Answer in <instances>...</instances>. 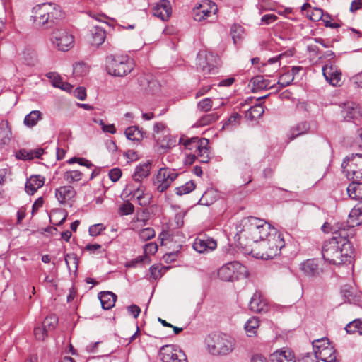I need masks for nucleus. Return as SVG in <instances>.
<instances>
[{"mask_svg":"<svg viewBox=\"0 0 362 362\" xmlns=\"http://www.w3.org/2000/svg\"><path fill=\"white\" fill-rule=\"evenodd\" d=\"M338 236H334L325 242L322 254L324 259L330 264H342L351 262L354 248L348 240V226L344 223L337 224L332 228Z\"/></svg>","mask_w":362,"mask_h":362,"instance_id":"f257e3e1","label":"nucleus"},{"mask_svg":"<svg viewBox=\"0 0 362 362\" xmlns=\"http://www.w3.org/2000/svg\"><path fill=\"white\" fill-rule=\"evenodd\" d=\"M241 229L238 230L240 238L239 246L246 253L247 250H254L253 245H257L268 236L272 231V227L269 223L263 219L255 216L243 218L240 223Z\"/></svg>","mask_w":362,"mask_h":362,"instance_id":"f03ea898","label":"nucleus"},{"mask_svg":"<svg viewBox=\"0 0 362 362\" xmlns=\"http://www.w3.org/2000/svg\"><path fill=\"white\" fill-rule=\"evenodd\" d=\"M284 246L285 241L283 235L274 228L272 229L268 236L255 245L254 250H247L246 254L257 259H273L280 255L281 250Z\"/></svg>","mask_w":362,"mask_h":362,"instance_id":"7ed1b4c3","label":"nucleus"},{"mask_svg":"<svg viewBox=\"0 0 362 362\" xmlns=\"http://www.w3.org/2000/svg\"><path fill=\"white\" fill-rule=\"evenodd\" d=\"M33 13L35 25L45 29L52 28L57 20L63 17L59 6L52 3L36 5L33 8Z\"/></svg>","mask_w":362,"mask_h":362,"instance_id":"20e7f679","label":"nucleus"},{"mask_svg":"<svg viewBox=\"0 0 362 362\" xmlns=\"http://www.w3.org/2000/svg\"><path fill=\"white\" fill-rule=\"evenodd\" d=\"M208 351L214 356H225L234 349V340L222 333L209 334L206 339Z\"/></svg>","mask_w":362,"mask_h":362,"instance_id":"39448f33","label":"nucleus"},{"mask_svg":"<svg viewBox=\"0 0 362 362\" xmlns=\"http://www.w3.org/2000/svg\"><path fill=\"white\" fill-rule=\"evenodd\" d=\"M105 66L110 75L122 77L134 69V62L127 55L110 54L107 56Z\"/></svg>","mask_w":362,"mask_h":362,"instance_id":"423d86ee","label":"nucleus"},{"mask_svg":"<svg viewBox=\"0 0 362 362\" xmlns=\"http://www.w3.org/2000/svg\"><path fill=\"white\" fill-rule=\"evenodd\" d=\"M180 143L182 144L186 149L194 152L190 160L192 163L196 158L200 163H207L209 160V140L205 138L199 139L192 137L191 139L180 138Z\"/></svg>","mask_w":362,"mask_h":362,"instance_id":"0eeeda50","label":"nucleus"},{"mask_svg":"<svg viewBox=\"0 0 362 362\" xmlns=\"http://www.w3.org/2000/svg\"><path fill=\"white\" fill-rule=\"evenodd\" d=\"M344 172L350 180H360L362 179V154L356 153L347 157L342 164Z\"/></svg>","mask_w":362,"mask_h":362,"instance_id":"6e6552de","label":"nucleus"},{"mask_svg":"<svg viewBox=\"0 0 362 362\" xmlns=\"http://www.w3.org/2000/svg\"><path fill=\"white\" fill-rule=\"evenodd\" d=\"M218 59L217 55L212 52L201 50L198 52L196 59L197 68L204 75L214 74L216 69Z\"/></svg>","mask_w":362,"mask_h":362,"instance_id":"1a4fd4ad","label":"nucleus"},{"mask_svg":"<svg viewBox=\"0 0 362 362\" xmlns=\"http://www.w3.org/2000/svg\"><path fill=\"white\" fill-rule=\"evenodd\" d=\"M179 176L176 170L164 167L159 169L153 185L159 192H165Z\"/></svg>","mask_w":362,"mask_h":362,"instance_id":"9d476101","label":"nucleus"},{"mask_svg":"<svg viewBox=\"0 0 362 362\" xmlns=\"http://www.w3.org/2000/svg\"><path fill=\"white\" fill-rule=\"evenodd\" d=\"M50 40L53 45L62 52L69 50L74 43V37L65 29L54 30Z\"/></svg>","mask_w":362,"mask_h":362,"instance_id":"9b49d317","label":"nucleus"},{"mask_svg":"<svg viewBox=\"0 0 362 362\" xmlns=\"http://www.w3.org/2000/svg\"><path fill=\"white\" fill-rule=\"evenodd\" d=\"M159 356L163 362H188L185 352L171 344L163 346Z\"/></svg>","mask_w":362,"mask_h":362,"instance_id":"f8f14e48","label":"nucleus"},{"mask_svg":"<svg viewBox=\"0 0 362 362\" xmlns=\"http://www.w3.org/2000/svg\"><path fill=\"white\" fill-rule=\"evenodd\" d=\"M218 11L217 6L209 0H204L193 8L192 15L196 21H202L211 15H216Z\"/></svg>","mask_w":362,"mask_h":362,"instance_id":"ddd939ff","label":"nucleus"},{"mask_svg":"<svg viewBox=\"0 0 362 362\" xmlns=\"http://www.w3.org/2000/svg\"><path fill=\"white\" fill-rule=\"evenodd\" d=\"M242 265L238 262H230L223 265L218 271V277L224 281H232L236 279V274Z\"/></svg>","mask_w":362,"mask_h":362,"instance_id":"4468645a","label":"nucleus"},{"mask_svg":"<svg viewBox=\"0 0 362 362\" xmlns=\"http://www.w3.org/2000/svg\"><path fill=\"white\" fill-rule=\"evenodd\" d=\"M322 74L327 81L333 86H339L341 79V70L334 64H326L322 67Z\"/></svg>","mask_w":362,"mask_h":362,"instance_id":"2eb2a0df","label":"nucleus"},{"mask_svg":"<svg viewBox=\"0 0 362 362\" xmlns=\"http://www.w3.org/2000/svg\"><path fill=\"white\" fill-rule=\"evenodd\" d=\"M55 197L61 204H65L72 201L76 195V192L71 185L61 186L55 189Z\"/></svg>","mask_w":362,"mask_h":362,"instance_id":"dca6fc26","label":"nucleus"},{"mask_svg":"<svg viewBox=\"0 0 362 362\" xmlns=\"http://www.w3.org/2000/svg\"><path fill=\"white\" fill-rule=\"evenodd\" d=\"M344 224L348 226L347 232L350 235L352 228L362 224V204L356 205L350 211L347 223Z\"/></svg>","mask_w":362,"mask_h":362,"instance_id":"f3484780","label":"nucleus"},{"mask_svg":"<svg viewBox=\"0 0 362 362\" xmlns=\"http://www.w3.org/2000/svg\"><path fill=\"white\" fill-rule=\"evenodd\" d=\"M300 269L305 275L308 276H317L322 273V268L320 266L318 259H307L300 265Z\"/></svg>","mask_w":362,"mask_h":362,"instance_id":"a211bd4d","label":"nucleus"},{"mask_svg":"<svg viewBox=\"0 0 362 362\" xmlns=\"http://www.w3.org/2000/svg\"><path fill=\"white\" fill-rule=\"evenodd\" d=\"M272 362H296L294 352L286 348L278 349L270 355Z\"/></svg>","mask_w":362,"mask_h":362,"instance_id":"6ab92c4d","label":"nucleus"},{"mask_svg":"<svg viewBox=\"0 0 362 362\" xmlns=\"http://www.w3.org/2000/svg\"><path fill=\"white\" fill-rule=\"evenodd\" d=\"M170 14L171 6L168 0H160L153 7V15L162 21H167Z\"/></svg>","mask_w":362,"mask_h":362,"instance_id":"aec40b11","label":"nucleus"},{"mask_svg":"<svg viewBox=\"0 0 362 362\" xmlns=\"http://www.w3.org/2000/svg\"><path fill=\"white\" fill-rule=\"evenodd\" d=\"M281 57L282 54H279L278 56L269 59L266 63L262 64V66L259 68V71L267 76H272L280 67V59Z\"/></svg>","mask_w":362,"mask_h":362,"instance_id":"412c9836","label":"nucleus"},{"mask_svg":"<svg viewBox=\"0 0 362 362\" xmlns=\"http://www.w3.org/2000/svg\"><path fill=\"white\" fill-rule=\"evenodd\" d=\"M267 303L259 291H256L251 298L249 307L254 313H261L267 310Z\"/></svg>","mask_w":362,"mask_h":362,"instance_id":"4be33fe9","label":"nucleus"},{"mask_svg":"<svg viewBox=\"0 0 362 362\" xmlns=\"http://www.w3.org/2000/svg\"><path fill=\"white\" fill-rule=\"evenodd\" d=\"M45 178L40 175H31L26 181L25 189L28 194H33L45 184Z\"/></svg>","mask_w":362,"mask_h":362,"instance_id":"5701e85b","label":"nucleus"},{"mask_svg":"<svg viewBox=\"0 0 362 362\" xmlns=\"http://www.w3.org/2000/svg\"><path fill=\"white\" fill-rule=\"evenodd\" d=\"M151 168V163L149 161L140 163L136 167L134 172L132 174L133 180L136 182L141 183L144 179L148 177Z\"/></svg>","mask_w":362,"mask_h":362,"instance_id":"b1692460","label":"nucleus"},{"mask_svg":"<svg viewBox=\"0 0 362 362\" xmlns=\"http://www.w3.org/2000/svg\"><path fill=\"white\" fill-rule=\"evenodd\" d=\"M90 32V43L91 45L98 47L104 42L106 37V33L103 28L94 26L91 28Z\"/></svg>","mask_w":362,"mask_h":362,"instance_id":"393cba45","label":"nucleus"},{"mask_svg":"<svg viewBox=\"0 0 362 362\" xmlns=\"http://www.w3.org/2000/svg\"><path fill=\"white\" fill-rule=\"evenodd\" d=\"M98 298L103 309L110 310L115 305L117 296L111 291H102L98 293Z\"/></svg>","mask_w":362,"mask_h":362,"instance_id":"a878e982","label":"nucleus"},{"mask_svg":"<svg viewBox=\"0 0 362 362\" xmlns=\"http://www.w3.org/2000/svg\"><path fill=\"white\" fill-rule=\"evenodd\" d=\"M310 130V124L308 122H300L293 126L288 135V139L291 141L294 139L307 134Z\"/></svg>","mask_w":362,"mask_h":362,"instance_id":"bb28decb","label":"nucleus"},{"mask_svg":"<svg viewBox=\"0 0 362 362\" xmlns=\"http://www.w3.org/2000/svg\"><path fill=\"white\" fill-rule=\"evenodd\" d=\"M317 356L324 362H337L336 351L330 344L320 350Z\"/></svg>","mask_w":362,"mask_h":362,"instance_id":"cd10ccee","label":"nucleus"},{"mask_svg":"<svg viewBox=\"0 0 362 362\" xmlns=\"http://www.w3.org/2000/svg\"><path fill=\"white\" fill-rule=\"evenodd\" d=\"M344 119L349 122L359 116V110L357 105L354 103H346L341 110Z\"/></svg>","mask_w":362,"mask_h":362,"instance_id":"c85d7f7f","label":"nucleus"},{"mask_svg":"<svg viewBox=\"0 0 362 362\" xmlns=\"http://www.w3.org/2000/svg\"><path fill=\"white\" fill-rule=\"evenodd\" d=\"M359 180H352L347 187V192L351 199L355 200L362 199V182Z\"/></svg>","mask_w":362,"mask_h":362,"instance_id":"c756f323","label":"nucleus"},{"mask_svg":"<svg viewBox=\"0 0 362 362\" xmlns=\"http://www.w3.org/2000/svg\"><path fill=\"white\" fill-rule=\"evenodd\" d=\"M252 84V92L255 93L263 89H269L273 87L269 81L264 79L262 76H256L250 80Z\"/></svg>","mask_w":362,"mask_h":362,"instance_id":"7c9ffc66","label":"nucleus"},{"mask_svg":"<svg viewBox=\"0 0 362 362\" xmlns=\"http://www.w3.org/2000/svg\"><path fill=\"white\" fill-rule=\"evenodd\" d=\"M11 129L7 120L0 122V141L2 144H8L11 139Z\"/></svg>","mask_w":362,"mask_h":362,"instance_id":"2f4dec72","label":"nucleus"},{"mask_svg":"<svg viewBox=\"0 0 362 362\" xmlns=\"http://www.w3.org/2000/svg\"><path fill=\"white\" fill-rule=\"evenodd\" d=\"M42 119V115L39 110H33L28 114L25 118L23 123L28 127H33L35 126L38 121Z\"/></svg>","mask_w":362,"mask_h":362,"instance_id":"473e14b6","label":"nucleus"},{"mask_svg":"<svg viewBox=\"0 0 362 362\" xmlns=\"http://www.w3.org/2000/svg\"><path fill=\"white\" fill-rule=\"evenodd\" d=\"M124 134L128 139L134 141H140L144 138V132L136 126L127 128Z\"/></svg>","mask_w":362,"mask_h":362,"instance_id":"72a5a7b5","label":"nucleus"},{"mask_svg":"<svg viewBox=\"0 0 362 362\" xmlns=\"http://www.w3.org/2000/svg\"><path fill=\"white\" fill-rule=\"evenodd\" d=\"M219 115L216 112L206 114L197 121L195 125L198 127L210 125L217 121Z\"/></svg>","mask_w":362,"mask_h":362,"instance_id":"f704fd0d","label":"nucleus"},{"mask_svg":"<svg viewBox=\"0 0 362 362\" xmlns=\"http://www.w3.org/2000/svg\"><path fill=\"white\" fill-rule=\"evenodd\" d=\"M83 173L79 170H67L63 174L64 180L69 184L75 182L81 181L83 178Z\"/></svg>","mask_w":362,"mask_h":362,"instance_id":"c9c22d12","label":"nucleus"},{"mask_svg":"<svg viewBox=\"0 0 362 362\" xmlns=\"http://www.w3.org/2000/svg\"><path fill=\"white\" fill-rule=\"evenodd\" d=\"M264 112V107L261 104L255 105L251 107L246 113V116L250 119L254 120L259 118Z\"/></svg>","mask_w":362,"mask_h":362,"instance_id":"e433bc0d","label":"nucleus"},{"mask_svg":"<svg viewBox=\"0 0 362 362\" xmlns=\"http://www.w3.org/2000/svg\"><path fill=\"white\" fill-rule=\"evenodd\" d=\"M345 329L349 334L358 333L359 335H361L362 320L361 319H356L351 321L346 326Z\"/></svg>","mask_w":362,"mask_h":362,"instance_id":"4c0bfd02","label":"nucleus"},{"mask_svg":"<svg viewBox=\"0 0 362 362\" xmlns=\"http://www.w3.org/2000/svg\"><path fill=\"white\" fill-rule=\"evenodd\" d=\"M244 28L239 24L234 23L230 28V35L235 44L240 41L243 37Z\"/></svg>","mask_w":362,"mask_h":362,"instance_id":"58836bf2","label":"nucleus"},{"mask_svg":"<svg viewBox=\"0 0 362 362\" xmlns=\"http://www.w3.org/2000/svg\"><path fill=\"white\" fill-rule=\"evenodd\" d=\"M259 321L258 318L254 317L249 319L245 325V329L247 333V335L249 337H252L253 334H255L257 328L259 327Z\"/></svg>","mask_w":362,"mask_h":362,"instance_id":"ea45409f","label":"nucleus"},{"mask_svg":"<svg viewBox=\"0 0 362 362\" xmlns=\"http://www.w3.org/2000/svg\"><path fill=\"white\" fill-rule=\"evenodd\" d=\"M64 259L66 264L69 271H71L72 268L74 269V271L77 270L78 264V258L76 254H66L65 255Z\"/></svg>","mask_w":362,"mask_h":362,"instance_id":"a19ab883","label":"nucleus"},{"mask_svg":"<svg viewBox=\"0 0 362 362\" xmlns=\"http://www.w3.org/2000/svg\"><path fill=\"white\" fill-rule=\"evenodd\" d=\"M195 184L193 181H189L185 185L175 189L176 194L182 196L192 192L195 189Z\"/></svg>","mask_w":362,"mask_h":362,"instance_id":"79ce46f5","label":"nucleus"},{"mask_svg":"<svg viewBox=\"0 0 362 362\" xmlns=\"http://www.w3.org/2000/svg\"><path fill=\"white\" fill-rule=\"evenodd\" d=\"M240 119L241 115L237 112H235L232 114L228 120L224 122L222 129H229L232 128L233 127H235L240 124Z\"/></svg>","mask_w":362,"mask_h":362,"instance_id":"37998d69","label":"nucleus"},{"mask_svg":"<svg viewBox=\"0 0 362 362\" xmlns=\"http://www.w3.org/2000/svg\"><path fill=\"white\" fill-rule=\"evenodd\" d=\"M158 142L160 143V147L165 149H170L175 145L176 140L171 138L169 135H165L163 139L160 140L159 136H154Z\"/></svg>","mask_w":362,"mask_h":362,"instance_id":"c03bdc74","label":"nucleus"},{"mask_svg":"<svg viewBox=\"0 0 362 362\" xmlns=\"http://www.w3.org/2000/svg\"><path fill=\"white\" fill-rule=\"evenodd\" d=\"M329 345V341L327 338L323 337L313 341V347L314 350L313 356H317L320 350H322L325 346Z\"/></svg>","mask_w":362,"mask_h":362,"instance_id":"a18cd8bd","label":"nucleus"},{"mask_svg":"<svg viewBox=\"0 0 362 362\" xmlns=\"http://www.w3.org/2000/svg\"><path fill=\"white\" fill-rule=\"evenodd\" d=\"M213 107V101L210 98H205L197 103V110L200 112H208Z\"/></svg>","mask_w":362,"mask_h":362,"instance_id":"49530a36","label":"nucleus"},{"mask_svg":"<svg viewBox=\"0 0 362 362\" xmlns=\"http://www.w3.org/2000/svg\"><path fill=\"white\" fill-rule=\"evenodd\" d=\"M155 230L153 228L148 227L144 229H141L139 231V237L143 241H147L155 236Z\"/></svg>","mask_w":362,"mask_h":362,"instance_id":"de8ad7c7","label":"nucleus"},{"mask_svg":"<svg viewBox=\"0 0 362 362\" xmlns=\"http://www.w3.org/2000/svg\"><path fill=\"white\" fill-rule=\"evenodd\" d=\"M58 320L55 315H50L47 317L42 322V326L47 329V331L52 330L55 328Z\"/></svg>","mask_w":362,"mask_h":362,"instance_id":"09e8293b","label":"nucleus"},{"mask_svg":"<svg viewBox=\"0 0 362 362\" xmlns=\"http://www.w3.org/2000/svg\"><path fill=\"white\" fill-rule=\"evenodd\" d=\"M293 79V76H291L290 72L284 73V74L281 75L277 84L280 86L281 88H282L289 86Z\"/></svg>","mask_w":362,"mask_h":362,"instance_id":"8fccbe9b","label":"nucleus"},{"mask_svg":"<svg viewBox=\"0 0 362 362\" xmlns=\"http://www.w3.org/2000/svg\"><path fill=\"white\" fill-rule=\"evenodd\" d=\"M324 18H330L328 13L324 14L322 9L313 8L310 15V18L313 21H318Z\"/></svg>","mask_w":362,"mask_h":362,"instance_id":"3c124183","label":"nucleus"},{"mask_svg":"<svg viewBox=\"0 0 362 362\" xmlns=\"http://www.w3.org/2000/svg\"><path fill=\"white\" fill-rule=\"evenodd\" d=\"M193 248L199 253H203L207 251V246L205 243V239L202 238H196L194 244Z\"/></svg>","mask_w":362,"mask_h":362,"instance_id":"603ef678","label":"nucleus"},{"mask_svg":"<svg viewBox=\"0 0 362 362\" xmlns=\"http://www.w3.org/2000/svg\"><path fill=\"white\" fill-rule=\"evenodd\" d=\"M145 262H146L148 264H149L151 262L150 257L146 255L139 256L136 258L131 260L130 262H128L127 266L135 267L138 264H141Z\"/></svg>","mask_w":362,"mask_h":362,"instance_id":"864d4df0","label":"nucleus"},{"mask_svg":"<svg viewBox=\"0 0 362 362\" xmlns=\"http://www.w3.org/2000/svg\"><path fill=\"white\" fill-rule=\"evenodd\" d=\"M47 329H46L42 325L41 327H37L34 329V334L36 339L39 341H44L47 337Z\"/></svg>","mask_w":362,"mask_h":362,"instance_id":"5fc2aeb1","label":"nucleus"},{"mask_svg":"<svg viewBox=\"0 0 362 362\" xmlns=\"http://www.w3.org/2000/svg\"><path fill=\"white\" fill-rule=\"evenodd\" d=\"M46 76L50 79L53 86L58 88L62 83L63 81L60 76L54 72H49L46 74Z\"/></svg>","mask_w":362,"mask_h":362,"instance_id":"6e6d98bb","label":"nucleus"},{"mask_svg":"<svg viewBox=\"0 0 362 362\" xmlns=\"http://www.w3.org/2000/svg\"><path fill=\"white\" fill-rule=\"evenodd\" d=\"M105 229V227L102 223L95 224L91 226L88 232L91 236H97L101 233L103 230Z\"/></svg>","mask_w":362,"mask_h":362,"instance_id":"4d7b16f0","label":"nucleus"},{"mask_svg":"<svg viewBox=\"0 0 362 362\" xmlns=\"http://www.w3.org/2000/svg\"><path fill=\"white\" fill-rule=\"evenodd\" d=\"M119 210L123 215H129L134 212V206L132 203L127 202L120 206Z\"/></svg>","mask_w":362,"mask_h":362,"instance_id":"13d9d810","label":"nucleus"},{"mask_svg":"<svg viewBox=\"0 0 362 362\" xmlns=\"http://www.w3.org/2000/svg\"><path fill=\"white\" fill-rule=\"evenodd\" d=\"M122 174V170L118 168H115L110 170L108 175L111 181L116 182L119 180Z\"/></svg>","mask_w":362,"mask_h":362,"instance_id":"bf43d9fd","label":"nucleus"},{"mask_svg":"<svg viewBox=\"0 0 362 362\" xmlns=\"http://www.w3.org/2000/svg\"><path fill=\"white\" fill-rule=\"evenodd\" d=\"M11 174V170L6 168L0 169V194L4 192V190L1 189V186H3L6 180V176Z\"/></svg>","mask_w":362,"mask_h":362,"instance_id":"052dcab7","label":"nucleus"},{"mask_svg":"<svg viewBox=\"0 0 362 362\" xmlns=\"http://www.w3.org/2000/svg\"><path fill=\"white\" fill-rule=\"evenodd\" d=\"M87 71V66L83 63H76L74 65V73L77 75H84Z\"/></svg>","mask_w":362,"mask_h":362,"instance_id":"680f3d73","label":"nucleus"},{"mask_svg":"<svg viewBox=\"0 0 362 362\" xmlns=\"http://www.w3.org/2000/svg\"><path fill=\"white\" fill-rule=\"evenodd\" d=\"M144 255H153L158 251V245L155 243H147L144 246Z\"/></svg>","mask_w":362,"mask_h":362,"instance_id":"e2e57ef3","label":"nucleus"},{"mask_svg":"<svg viewBox=\"0 0 362 362\" xmlns=\"http://www.w3.org/2000/svg\"><path fill=\"white\" fill-rule=\"evenodd\" d=\"M277 16L275 14H266L264 15L261 18V23L260 25H269L270 23L274 22L277 19Z\"/></svg>","mask_w":362,"mask_h":362,"instance_id":"0e129e2a","label":"nucleus"},{"mask_svg":"<svg viewBox=\"0 0 362 362\" xmlns=\"http://www.w3.org/2000/svg\"><path fill=\"white\" fill-rule=\"evenodd\" d=\"M44 152L45 151L42 148L28 150L30 160H33L34 158H40Z\"/></svg>","mask_w":362,"mask_h":362,"instance_id":"69168bd1","label":"nucleus"},{"mask_svg":"<svg viewBox=\"0 0 362 362\" xmlns=\"http://www.w3.org/2000/svg\"><path fill=\"white\" fill-rule=\"evenodd\" d=\"M152 196L151 194H145L137 199L138 204L141 206H147L151 203Z\"/></svg>","mask_w":362,"mask_h":362,"instance_id":"338daca9","label":"nucleus"},{"mask_svg":"<svg viewBox=\"0 0 362 362\" xmlns=\"http://www.w3.org/2000/svg\"><path fill=\"white\" fill-rule=\"evenodd\" d=\"M298 362H319L318 356H313L311 354H307L303 356L300 359L298 360Z\"/></svg>","mask_w":362,"mask_h":362,"instance_id":"774afa93","label":"nucleus"}]
</instances>
